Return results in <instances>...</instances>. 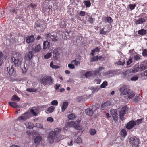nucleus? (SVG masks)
Here are the masks:
<instances>
[{"mask_svg": "<svg viewBox=\"0 0 147 147\" xmlns=\"http://www.w3.org/2000/svg\"><path fill=\"white\" fill-rule=\"evenodd\" d=\"M16 57H12L11 58L12 63L15 67H20L23 60L22 55L19 52L16 53Z\"/></svg>", "mask_w": 147, "mask_h": 147, "instance_id": "f257e3e1", "label": "nucleus"}, {"mask_svg": "<svg viewBox=\"0 0 147 147\" xmlns=\"http://www.w3.org/2000/svg\"><path fill=\"white\" fill-rule=\"evenodd\" d=\"M40 82L44 86L46 85H50L53 82V80L50 76H44L40 80Z\"/></svg>", "mask_w": 147, "mask_h": 147, "instance_id": "f03ea898", "label": "nucleus"}, {"mask_svg": "<svg viewBox=\"0 0 147 147\" xmlns=\"http://www.w3.org/2000/svg\"><path fill=\"white\" fill-rule=\"evenodd\" d=\"M129 141L132 147H138L139 140L135 136L132 137L130 138Z\"/></svg>", "mask_w": 147, "mask_h": 147, "instance_id": "7ed1b4c3", "label": "nucleus"}, {"mask_svg": "<svg viewBox=\"0 0 147 147\" xmlns=\"http://www.w3.org/2000/svg\"><path fill=\"white\" fill-rule=\"evenodd\" d=\"M129 90L127 88V85H123L120 88L119 91L121 94L123 95H126L128 93Z\"/></svg>", "mask_w": 147, "mask_h": 147, "instance_id": "20e7f679", "label": "nucleus"}, {"mask_svg": "<svg viewBox=\"0 0 147 147\" xmlns=\"http://www.w3.org/2000/svg\"><path fill=\"white\" fill-rule=\"evenodd\" d=\"M30 117L29 114L27 112H25L21 116L19 117L17 119L20 121H25Z\"/></svg>", "mask_w": 147, "mask_h": 147, "instance_id": "39448f33", "label": "nucleus"}, {"mask_svg": "<svg viewBox=\"0 0 147 147\" xmlns=\"http://www.w3.org/2000/svg\"><path fill=\"white\" fill-rule=\"evenodd\" d=\"M127 109L126 107L122 108L119 112V117L120 119L123 121L124 119V116L125 114L126 113Z\"/></svg>", "mask_w": 147, "mask_h": 147, "instance_id": "423d86ee", "label": "nucleus"}, {"mask_svg": "<svg viewBox=\"0 0 147 147\" xmlns=\"http://www.w3.org/2000/svg\"><path fill=\"white\" fill-rule=\"evenodd\" d=\"M136 125L135 121L133 120L131 121L127 124L126 127L127 129H129L134 127Z\"/></svg>", "mask_w": 147, "mask_h": 147, "instance_id": "0eeeda50", "label": "nucleus"}, {"mask_svg": "<svg viewBox=\"0 0 147 147\" xmlns=\"http://www.w3.org/2000/svg\"><path fill=\"white\" fill-rule=\"evenodd\" d=\"M110 112L112 115L113 120L114 121H117L118 116L117 111L113 109H111L110 110Z\"/></svg>", "mask_w": 147, "mask_h": 147, "instance_id": "6e6552de", "label": "nucleus"}, {"mask_svg": "<svg viewBox=\"0 0 147 147\" xmlns=\"http://www.w3.org/2000/svg\"><path fill=\"white\" fill-rule=\"evenodd\" d=\"M60 136V135H49V137L51 138L52 140H54L56 142H58L61 140L62 139V138L61 139Z\"/></svg>", "mask_w": 147, "mask_h": 147, "instance_id": "1a4fd4ad", "label": "nucleus"}, {"mask_svg": "<svg viewBox=\"0 0 147 147\" xmlns=\"http://www.w3.org/2000/svg\"><path fill=\"white\" fill-rule=\"evenodd\" d=\"M33 55L34 54L31 51H29L25 55V60L30 61Z\"/></svg>", "mask_w": 147, "mask_h": 147, "instance_id": "9d476101", "label": "nucleus"}, {"mask_svg": "<svg viewBox=\"0 0 147 147\" xmlns=\"http://www.w3.org/2000/svg\"><path fill=\"white\" fill-rule=\"evenodd\" d=\"M61 129L60 128H55L54 131H52L50 133L49 135H60L59 133L61 132Z\"/></svg>", "mask_w": 147, "mask_h": 147, "instance_id": "9b49d317", "label": "nucleus"}, {"mask_svg": "<svg viewBox=\"0 0 147 147\" xmlns=\"http://www.w3.org/2000/svg\"><path fill=\"white\" fill-rule=\"evenodd\" d=\"M115 73L114 71L113 70H110L107 71L103 73V74L104 76H108L109 77H112L113 76Z\"/></svg>", "mask_w": 147, "mask_h": 147, "instance_id": "f8f14e48", "label": "nucleus"}, {"mask_svg": "<svg viewBox=\"0 0 147 147\" xmlns=\"http://www.w3.org/2000/svg\"><path fill=\"white\" fill-rule=\"evenodd\" d=\"M111 105V103L110 102L107 101L102 104L101 106V109L102 110L106 109L108 107Z\"/></svg>", "mask_w": 147, "mask_h": 147, "instance_id": "ddd939ff", "label": "nucleus"}, {"mask_svg": "<svg viewBox=\"0 0 147 147\" xmlns=\"http://www.w3.org/2000/svg\"><path fill=\"white\" fill-rule=\"evenodd\" d=\"M34 40V37L33 35L28 36L26 38V42L29 43L33 42Z\"/></svg>", "mask_w": 147, "mask_h": 147, "instance_id": "4468645a", "label": "nucleus"}, {"mask_svg": "<svg viewBox=\"0 0 147 147\" xmlns=\"http://www.w3.org/2000/svg\"><path fill=\"white\" fill-rule=\"evenodd\" d=\"M24 124L26 127L30 129H32L34 127V125L30 122H26Z\"/></svg>", "mask_w": 147, "mask_h": 147, "instance_id": "2eb2a0df", "label": "nucleus"}, {"mask_svg": "<svg viewBox=\"0 0 147 147\" xmlns=\"http://www.w3.org/2000/svg\"><path fill=\"white\" fill-rule=\"evenodd\" d=\"M42 140V137L40 134L39 135L37 136L35 138L34 142L37 144H38L40 143V142Z\"/></svg>", "mask_w": 147, "mask_h": 147, "instance_id": "dca6fc26", "label": "nucleus"}, {"mask_svg": "<svg viewBox=\"0 0 147 147\" xmlns=\"http://www.w3.org/2000/svg\"><path fill=\"white\" fill-rule=\"evenodd\" d=\"M146 22V20L144 18H139L138 20L135 19V23L136 25L142 24Z\"/></svg>", "mask_w": 147, "mask_h": 147, "instance_id": "f3484780", "label": "nucleus"}, {"mask_svg": "<svg viewBox=\"0 0 147 147\" xmlns=\"http://www.w3.org/2000/svg\"><path fill=\"white\" fill-rule=\"evenodd\" d=\"M9 104L12 107L15 108H18L20 107L19 106L17 105V104L14 102H9Z\"/></svg>", "mask_w": 147, "mask_h": 147, "instance_id": "a211bd4d", "label": "nucleus"}, {"mask_svg": "<svg viewBox=\"0 0 147 147\" xmlns=\"http://www.w3.org/2000/svg\"><path fill=\"white\" fill-rule=\"evenodd\" d=\"M53 56L54 58L57 59L59 56V54L58 49H54L53 53Z\"/></svg>", "mask_w": 147, "mask_h": 147, "instance_id": "6ab92c4d", "label": "nucleus"}, {"mask_svg": "<svg viewBox=\"0 0 147 147\" xmlns=\"http://www.w3.org/2000/svg\"><path fill=\"white\" fill-rule=\"evenodd\" d=\"M85 112L87 115L90 116L92 115L93 113L92 110L90 108L87 109L85 111Z\"/></svg>", "mask_w": 147, "mask_h": 147, "instance_id": "aec40b11", "label": "nucleus"}, {"mask_svg": "<svg viewBox=\"0 0 147 147\" xmlns=\"http://www.w3.org/2000/svg\"><path fill=\"white\" fill-rule=\"evenodd\" d=\"M68 105V102H63L62 107H61V111L62 112H64L66 108L67 107Z\"/></svg>", "mask_w": 147, "mask_h": 147, "instance_id": "412c9836", "label": "nucleus"}, {"mask_svg": "<svg viewBox=\"0 0 147 147\" xmlns=\"http://www.w3.org/2000/svg\"><path fill=\"white\" fill-rule=\"evenodd\" d=\"M140 68L138 65H135L132 71L133 72H136L139 71H140Z\"/></svg>", "mask_w": 147, "mask_h": 147, "instance_id": "4be33fe9", "label": "nucleus"}, {"mask_svg": "<svg viewBox=\"0 0 147 147\" xmlns=\"http://www.w3.org/2000/svg\"><path fill=\"white\" fill-rule=\"evenodd\" d=\"M100 51V48L98 47H96L92 51L90 54L92 56H94V54L95 52H99Z\"/></svg>", "mask_w": 147, "mask_h": 147, "instance_id": "5701e85b", "label": "nucleus"}, {"mask_svg": "<svg viewBox=\"0 0 147 147\" xmlns=\"http://www.w3.org/2000/svg\"><path fill=\"white\" fill-rule=\"evenodd\" d=\"M84 76L86 78H89L93 76L92 71H88L86 72Z\"/></svg>", "mask_w": 147, "mask_h": 147, "instance_id": "b1692460", "label": "nucleus"}, {"mask_svg": "<svg viewBox=\"0 0 147 147\" xmlns=\"http://www.w3.org/2000/svg\"><path fill=\"white\" fill-rule=\"evenodd\" d=\"M127 94L128 98L130 99L132 98L135 95L134 92L130 90Z\"/></svg>", "mask_w": 147, "mask_h": 147, "instance_id": "393cba45", "label": "nucleus"}, {"mask_svg": "<svg viewBox=\"0 0 147 147\" xmlns=\"http://www.w3.org/2000/svg\"><path fill=\"white\" fill-rule=\"evenodd\" d=\"M50 43L47 41H44L43 42V47L44 49H46L47 48L49 47Z\"/></svg>", "mask_w": 147, "mask_h": 147, "instance_id": "a878e982", "label": "nucleus"}, {"mask_svg": "<svg viewBox=\"0 0 147 147\" xmlns=\"http://www.w3.org/2000/svg\"><path fill=\"white\" fill-rule=\"evenodd\" d=\"M7 69L9 74L10 75H11L14 71V68L12 66H11V68L9 67H7Z\"/></svg>", "mask_w": 147, "mask_h": 147, "instance_id": "bb28decb", "label": "nucleus"}, {"mask_svg": "<svg viewBox=\"0 0 147 147\" xmlns=\"http://www.w3.org/2000/svg\"><path fill=\"white\" fill-rule=\"evenodd\" d=\"M54 109L55 108L53 106H51L47 109L46 112L47 113H51L53 112Z\"/></svg>", "mask_w": 147, "mask_h": 147, "instance_id": "cd10ccee", "label": "nucleus"}, {"mask_svg": "<svg viewBox=\"0 0 147 147\" xmlns=\"http://www.w3.org/2000/svg\"><path fill=\"white\" fill-rule=\"evenodd\" d=\"M83 3L86 8L89 7L91 6V1L90 0L85 1Z\"/></svg>", "mask_w": 147, "mask_h": 147, "instance_id": "c85d7f7f", "label": "nucleus"}, {"mask_svg": "<svg viewBox=\"0 0 147 147\" xmlns=\"http://www.w3.org/2000/svg\"><path fill=\"white\" fill-rule=\"evenodd\" d=\"M130 74L131 73L128 71H126L123 74L125 76V77L126 78H127L128 80H129V78L131 76Z\"/></svg>", "mask_w": 147, "mask_h": 147, "instance_id": "c756f323", "label": "nucleus"}, {"mask_svg": "<svg viewBox=\"0 0 147 147\" xmlns=\"http://www.w3.org/2000/svg\"><path fill=\"white\" fill-rule=\"evenodd\" d=\"M36 29L39 31L42 30L43 28L42 26L40 25V23H36Z\"/></svg>", "mask_w": 147, "mask_h": 147, "instance_id": "7c9ffc66", "label": "nucleus"}, {"mask_svg": "<svg viewBox=\"0 0 147 147\" xmlns=\"http://www.w3.org/2000/svg\"><path fill=\"white\" fill-rule=\"evenodd\" d=\"M146 31L143 29H141L138 30V33L140 35H145L146 34Z\"/></svg>", "mask_w": 147, "mask_h": 147, "instance_id": "2f4dec72", "label": "nucleus"}, {"mask_svg": "<svg viewBox=\"0 0 147 147\" xmlns=\"http://www.w3.org/2000/svg\"><path fill=\"white\" fill-rule=\"evenodd\" d=\"M91 89L92 90V92H95L100 90V88L98 87H91Z\"/></svg>", "mask_w": 147, "mask_h": 147, "instance_id": "473e14b6", "label": "nucleus"}, {"mask_svg": "<svg viewBox=\"0 0 147 147\" xmlns=\"http://www.w3.org/2000/svg\"><path fill=\"white\" fill-rule=\"evenodd\" d=\"M55 36L52 35L50 33H47L45 35V37L46 38H47L48 39H49L50 38H52L51 37L53 38Z\"/></svg>", "mask_w": 147, "mask_h": 147, "instance_id": "72a5a7b5", "label": "nucleus"}, {"mask_svg": "<svg viewBox=\"0 0 147 147\" xmlns=\"http://www.w3.org/2000/svg\"><path fill=\"white\" fill-rule=\"evenodd\" d=\"M75 115L73 113L69 114L68 115L67 117L69 120H74L75 118Z\"/></svg>", "mask_w": 147, "mask_h": 147, "instance_id": "f704fd0d", "label": "nucleus"}, {"mask_svg": "<svg viewBox=\"0 0 147 147\" xmlns=\"http://www.w3.org/2000/svg\"><path fill=\"white\" fill-rule=\"evenodd\" d=\"M71 63L73 64L74 66L75 65L77 66L80 65V61H77L76 60H74L71 61Z\"/></svg>", "mask_w": 147, "mask_h": 147, "instance_id": "c9c22d12", "label": "nucleus"}, {"mask_svg": "<svg viewBox=\"0 0 147 147\" xmlns=\"http://www.w3.org/2000/svg\"><path fill=\"white\" fill-rule=\"evenodd\" d=\"M139 67L140 70V71H142L147 68V67L146 65L143 64H141Z\"/></svg>", "mask_w": 147, "mask_h": 147, "instance_id": "e433bc0d", "label": "nucleus"}, {"mask_svg": "<svg viewBox=\"0 0 147 147\" xmlns=\"http://www.w3.org/2000/svg\"><path fill=\"white\" fill-rule=\"evenodd\" d=\"M11 100L12 101H20V98L18 97L16 95H14L13 96L12 98H11Z\"/></svg>", "mask_w": 147, "mask_h": 147, "instance_id": "4c0bfd02", "label": "nucleus"}, {"mask_svg": "<svg viewBox=\"0 0 147 147\" xmlns=\"http://www.w3.org/2000/svg\"><path fill=\"white\" fill-rule=\"evenodd\" d=\"M125 63V61H121L120 60L119 61H118L116 62L115 63L117 65H121L123 66L124 65Z\"/></svg>", "mask_w": 147, "mask_h": 147, "instance_id": "58836bf2", "label": "nucleus"}, {"mask_svg": "<svg viewBox=\"0 0 147 147\" xmlns=\"http://www.w3.org/2000/svg\"><path fill=\"white\" fill-rule=\"evenodd\" d=\"M144 120V119L143 118H141L140 119L137 120L136 125H139V124H140Z\"/></svg>", "mask_w": 147, "mask_h": 147, "instance_id": "ea45409f", "label": "nucleus"}, {"mask_svg": "<svg viewBox=\"0 0 147 147\" xmlns=\"http://www.w3.org/2000/svg\"><path fill=\"white\" fill-rule=\"evenodd\" d=\"M109 31H104V29H102L100 30V33L101 34L106 35Z\"/></svg>", "mask_w": 147, "mask_h": 147, "instance_id": "a19ab883", "label": "nucleus"}, {"mask_svg": "<svg viewBox=\"0 0 147 147\" xmlns=\"http://www.w3.org/2000/svg\"><path fill=\"white\" fill-rule=\"evenodd\" d=\"M40 45H38L35 46V51L36 52H38L40 51Z\"/></svg>", "mask_w": 147, "mask_h": 147, "instance_id": "79ce46f5", "label": "nucleus"}, {"mask_svg": "<svg viewBox=\"0 0 147 147\" xmlns=\"http://www.w3.org/2000/svg\"><path fill=\"white\" fill-rule=\"evenodd\" d=\"M52 55L51 52L48 53L44 56V58L45 59H48Z\"/></svg>", "mask_w": 147, "mask_h": 147, "instance_id": "37998d69", "label": "nucleus"}, {"mask_svg": "<svg viewBox=\"0 0 147 147\" xmlns=\"http://www.w3.org/2000/svg\"><path fill=\"white\" fill-rule=\"evenodd\" d=\"M138 79V77L137 75H134L130 78V80L132 81H135L137 80Z\"/></svg>", "mask_w": 147, "mask_h": 147, "instance_id": "c03bdc74", "label": "nucleus"}, {"mask_svg": "<svg viewBox=\"0 0 147 147\" xmlns=\"http://www.w3.org/2000/svg\"><path fill=\"white\" fill-rule=\"evenodd\" d=\"M106 19L107 22L109 23H111L113 22V20L111 17H107L105 18V20Z\"/></svg>", "mask_w": 147, "mask_h": 147, "instance_id": "a18cd8bd", "label": "nucleus"}, {"mask_svg": "<svg viewBox=\"0 0 147 147\" xmlns=\"http://www.w3.org/2000/svg\"><path fill=\"white\" fill-rule=\"evenodd\" d=\"M140 55H135L134 56V60L135 61H139L140 60Z\"/></svg>", "mask_w": 147, "mask_h": 147, "instance_id": "49530a36", "label": "nucleus"}, {"mask_svg": "<svg viewBox=\"0 0 147 147\" xmlns=\"http://www.w3.org/2000/svg\"><path fill=\"white\" fill-rule=\"evenodd\" d=\"M92 72L93 73V76H96L98 74V75L99 76H101V73H100L99 72V71L98 70V69H97L96 70H95L94 71H92Z\"/></svg>", "mask_w": 147, "mask_h": 147, "instance_id": "de8ad7c7", "label": "nucleus"}, {"mask_svg": "<svg viewBox=\"0 0 147 147\" xmlns=\"http://www.w3.org/2000/svg\"><path fill=\"white\" fill-rule=\"evenodd\" d=\"M90 134L92 135H94L96 133V131L93 129H91L89 131Z\"/></svg>", "mask_w": 147, "mask_h": 147, "instance_id": "09e8293b", "label": "nucleus"}, {"mask_svg": "<svg viewBox=\"0 0 147 147\" xmlns=\"http://www.w3.org/2000/svg\"><path fill=\"white\" fill-rule=\"evenodd\" d=\"M82 141L81 138L80 137H78L75 141V143L78 144L81 143H82Z\"/></svg>", "mask_w": 147, "mask_h": 147, "instance_id": "8fccbe9b", "label": "nucleus"}, {"mask_svg": "<svg viewBox=\"0 0 147 147\" xmlns=\"http://www.w3.org/2000/svg\"><path fill=\"white\" fill-rule=\"evenodd\" d=\"M94 20V19L91 16H90L88 18V21L91 24H93Z\"/></svg>", "mask_w": 147, "mask_h": 147, "instance_id": "3c124183", "label": "nucleus"}, {"mask_svg": "<svg viewBox=\"0 0 147 147\" xmlns=\"http://www.w3.org/2000/svg\"><path fill=\"white\" fill-rule=\"evenodd\" d=\"M53 61H51L50 62V66L52 68H58L59 67L57 65H53Z\"/></svg>", "mask_w": 147, "mask_h": 147, "instance_id": "603ef678", "label": "nucleus"}, {"mask_svg": "<svg viewBox=\"0 0 147 147\" xmlns=\"http://www.w3.org/2000/svg\"><path fill=\"white\" fill-rule=\"evenodd\" d=\"M107 85V81H104L101 85L100 87L101 88H104Z\"/></svg>", "mask_w": 147, "mask_h": 147, "instance_id": "864d4df0", "label": "nucleus"}, {"mask_svg": "<svg viewBox=\"0 0 147 147\" xmlns=\"http://www.w3.org/2000/svg\"><path fill=\"white\" fill-rule=\"evenodd\" d=\"M121 135L122 136L125 137L127 135V132L125 130L123 129L121 132Z\"/></svg>", "mask_w": 147, "mask_h": 147, "instance_id": "5fc2aeb1", "label": "nucleus"}, {"mask_svg": "<svg viewBox=\"0 0 147 147\" xmlns=\"http://www.w3.org/2000/svg\"><path fill=\"white\" fill-rule=\"evenodd\" d=\"M136 5V4H130L129 5V7L130 9L132 10L135 7Z\"/></svg>", "mask_w": 147, "mask_h": 147, "instance_id": "6e6d98bb", "label": "nucleus"}, {"mask_svg": "<svg viewBox=\"0 0 147 147\" xmlns=\"http://www.w3.org/2000/svg\"><path fill=\"white\" fill-rule=\"evenodd\" d=\"M98 55L96 56L93 57L91 59L90 61L92 62L95 61H98L97 60Z\"/></svg>", "mask_w": 147, "mask_h": 147, "instance_id": "4d7b16f0", "label": "nucleus"}, {"mask_svg": "<svg viewBox=\"0 0 147 147\" xmlns=\"http://www.w3.org/2000/svg\"><path fill=\"white\" fill-rule=\"evenodd\" d=\"M142 55L145 57H147V50L146 49H143V52L142 53Z\"/></svg>", "mask_w": 147, "mask_h": 147, "instance_id": "13d9d810", "label": "nucleus"}, {"mask_svg": "<svg viewBox=\"0 0 147 147\" xmlns=\"http://www.w3.org/2000/svg\"><path fill=\"white\" fill-rule=\"evenodd\" d=\"M29 6L31 7L32 8L35 9L36 8L37 5L36 4L31 3L29 5Z\"/></svg>", "mask_w": 147, "mask_h": 147, "instance_id": "bf43d9fd", "label": "nucleus"}, {"mask_svg": "<svg viewBox=\"0 0 147 147\" xmlns=\"http://www.w3.org/2000/svg\"><path fill=\"white\" fill-rule=\"evenodd\" d=\"M26 90L30 92H35L36 91V90L32 88H28Z\"/></svg>", "mask_w": 147, "mask_h": 147, "instance_id": "052dcab7", "label": "nucleus"}, {"mask_svg": "<svg viewBox=\"0 0 147 147\" xmlns=\"http://www.w3.org/2000/svg\"><path fill=\"white\" fill-rule=\"evenodd\" d=\"M140 99L141 98L140 96H138L135 97V98L134 99V100L135 102H138L140 100Z\"/></svg>", "mask_w": 147, "mask_h": 147, "instance_id": "680f3d73", "label": "nucleus"}, {"mask_svg": "<svg viewBox=\"0 0 147 147\" xmlns=\"http://www.w3.org/2000/svg\"><path fill=\"white\" fill-rule=\"evenodd\" d=\"M58 102L57 101L54 100L51 102V104L53 105H58Z\"/></svg>", "mask_w": 147, "mask_h": 147, "instance_id": "e2e57ef3", "label": "nucleus"}, {"mask_svg": "<svg viewBox=\"0 0 147 147\" xmlns=\"http://www.w3.org/2000/svg\"><path fill=\"white\" fill-rule=\"evenodd\" d=\"M132 63V58H130L129 59L128 61H127V65H129L130 64Z\"/></svg>", "mask_w": 147, "mask_h": 147, "instance_id": "0e129e2a", "label": "nucleus"}, {"mask_svg": "<svg viewBox=\"0 0 147 147\" xmlns=\"http://www.w3.org/2000/svg\"><path fill=\"white\" fill-rule=\"evenodd\" d=\"M85 14V12L82 11H80L79 13V15L82 16H84Z\"/></svg>", "mask_w": 147, "mask_h": 147, "instance_id": "69168bd1", "label": "nucleus"}, {"mask_svg": "<svg viewBox=\"0 0 147 147\" xmlns=\"http://www.w3.org/2000/svg\"><path fill=\"white\" fill-rule=\"evenodd\" d=\"M68 67L71 69H74L75 68L74 65L72 63L69 64L68 65Z\"/></svg>", "mask_w": 147, "mask_h": 147, "instance_id": "338daca9", "label": "nucleus"}, {"mask_svg": "<svg viewBox=\"0 0 147 147\" xmlns=\"http://www.w3.org/2000/svg\"><path fill=\"white\" fill-rule=\"evenodd\" d=\"M97 60L98 61V60L100 61H103L104 60V59L103 57L101 56H98Z\"/></svg>", "mask_w": 147, "mask_h": 147, "instance_id": "774afa93", "label": "nucleus"}]
</instances>
